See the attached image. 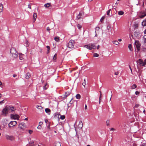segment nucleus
Masks as SVG:
<instances>
[{
  "label": "nucleus",
  "instance_id": "obj_1",
  "mask_svg": "<svg viewBox=\"0 0 146 146\" xmlns=\"http://www.w3.org/2000/svg\"><path fill=\"white\" fill-rule=\"evenodd\" d=\"M14 110V108L11 106H6L2 111V115L6 116L8 112H10Z\"/></svg>",
  "mask_w": 146,
  "mask_h": 146
},
{
  "label": "nucleus",
  "instance_id": "obj_2",
  "mask_svg": "<svg viewBox=\"0 0 146 146\" xmlns=\"http://www.w3.org/2000/svg\"><path fill=\"white\" fill-rule=\"evenodd\" d=\"M10 52L14 58H16L17 57V52L14 48L12 47L10 49Z\"/></svg>",
  "mask_w": 146,
  "mask_h": 146
},
{
  "label": "nucleus",
  "instance_id": "obj_3",
  "mask_svg": "<svg viewBox=\"0 0 146 146\" xmlns=\"http://www.w3.org/2000/svg\"><path fill=\"white\" fill-rule=\"evenodd\" d=\"M136 35H137V33L135 32L134 33V34L132 35L131 36L132 38H133L135 41V42L134 44V46H135V51H136V48H137V41L136 40V39L137 38Z\"/></svg>",
  "mask_w": 146,
  "mask_h": 146
},
{
  "label": "nucleus",
  "instance_id": "obj_4",
  "mask_svg": "<svg viewBox=\"0 0 146 146\" xmlns=\"http://www.w3.org/2000/svg\"><path fill=\"white\" fill-rule=\"evenodd\" d=\"M74 40H71L68 44V47L69 48H73L74 47Z\"/></svg>",
  "mask_w": 146,
  "mask_h": 146
},
{
  "label": "nucleus",
  "instance_id": "obj_5",
  "mask_svg": "<svg viewBox=\"0 0 146 146\" xmlns=\"http://www.w3.org/2000/svg\"><path fill=\"white\" fill-rule=\"evenodd\" d=\"M17 122L16 121H11L8 124V127L9 128H11L12 127L16 125Z\"/></svg>",
  "mask_w": 146,
  "mask_h": 146
},
{
  "label": "nucleus",
  "instance_id": "obj_6",
  "mask_svg": "<svg viewBox=\"0 0 146 146\" xmlns=\"http://www.w3.org/2000/svg\"><path fill=\"white\" fill-rule=\"evenodd\" d=\"M5 137L6 139L7 140L13 141L14 139V137L13 135H6Z\"/></svg>",
  "mask_w": 146,
  "mask_h": 146
},
{
  "label": "nucleus",
  "instance_id": "obj_7",
  "mask_svg": "<svg viewBox=\"0 0 146 146\" xmlns=\"http://www.w3.org/2000/svg\"><path fill=\"white\" fill-rule=\"evenodd\" d=\"M25 124L24 123H20L19 125V128L22 130H24L25 128Z\"/></svg>",
  "mask_w": 146,
  "mask_h": 146
},
{
  "label": "nucleus",
  "instance_id": "obj_8",
  "mask_svg": "<svg viewBox=\"0 0 146 146\" xmlns=\"http://www.w3.org/2000/svg\"><path fill=\"white\" fill-rule=\"evenodd\" d=\"M144 63V62L143 60L141 59H139L138 61H137V64H139L140 66H144V65H143Z\"/></svg>",
  "mask_w": 146,
  "mask_h": 146
},
{
  "label": "nucleus",
  "instance_id": "obj_9",
  "mask_svg": "<svg viewBox=\"0 0 146 146\" xmlns=\"http://www.w3.org/2000/svg\"><path fill=\"white\" fill-rule=\"evenodd\" d=\"M11 117L14 119H17L19 118V116L17 115L11 114Z\"/></svg>",
  "mask_w": 146,
  "mask_h": 146
},
{
  "label": "nucleus",
  "instance_id": "obj_10",
  "mask_svg": "<svg viewBox=\"0 0 146 146\" xmlns=\"http://www.w3.org/2000/svg\"><path fill=\"white\" fill-rule=\"evenodd\" d=\"M15 15L17 18L19 19L20 18L21 16V12H18L16 13Z\"/></svg>",
  "mask_w": 146,
  "mask_h": 146
},
{
  "label": "nucleus",
  "instance_id": "obj_11",
  "mask_svg": "<svg viewBox=\"0 0 146 146\" xmlns=\"http://www.w3.org/2000/svg\"><path fill=\"white\" fill-rule=\"evenodd\" d=\"M83 127V124L82 121H80L79 124L78 125V128L79 129H81Z\"/></svg>",
  "mask_w": 146,
  "mask_h": 146
},
{
  "label": "nucleus",
  "instance_id": "obj_12",
  "mask_svg": "<svg viewBox=\"0 0 146 146\" xmlns=\"http://www.w3.org/2000/svg\"><path fill=\"white\" fill-rule=\"evenodd\" d=\"M146 16V12H144L142 13L139 15V17L140 18H142L144 17L145 16Z\"/></svg>",
  "mask_w": 146,
  "mask_h": 146
},
{
  "label": "nucleus",
  "instance_id": "obj_13",
  "mask_svg": "<svg viewBox=\"0 0 146 146\" xmlns=\"http://www.w3.org/2000/svg\"><path fill=\"white\" fill-rule=\"evenodd\" d=\"M37 17V14L36 13H34L33 16V22H34L36 21Z\"/></svg>",
  "mask_w": 146,
  "mask_h": 146
},
{
  "label": "nucleus",
  "instance_id": "obj_14",
  "mask_svg": "<svg viewBox=\"0 0 146 146\" xmlns=\"http://www.w3.org/2000/svg\"><path fill=\"white\" fill-rule=\"evenodd\" d=\"M84 47L86 48L87 49L91 50L92 49V47H91L90 45L89 44L88 45H85L84 46Z\"/></svg>",
  "mask_w": 146,
  "mask_h": 146
},
{
  "label": "nucleus",
  "instance_id": "obj_15",
  "mask_svg": "<svg viewBox=\"0 0 146 146\" xmlns=\"http://www.w3.org/2000/svg\"><path fill=\"white\" fill-rule=\"evenodd\" d=\"M19 57L20 60H22L23 59L24 55L22 53H19Z\"/></svg>",
  "mask_w": 146,
  "mask_h": 146
},
{
  "label": "nucleus",
  "instance_id": "obj_16",
  "mask_svg": "<svg viewBox=\"0 0 146 146\" xmlns=\"http://www.w3.org/2000/svg\"><path fill=\"white\" fill-rule=\"evenodd\" d=\"M45 112L48 113L49 115H50V113L51 111L50 110L49 108H46L45 109Z\"/></svg>",
  "mask_w": 146,
  "mask_h": 146
},
{
  "label": "nucleus",
  "instance_id": "obj_17",
  "mask_svg": "<svg viewBox=\"0 0 146 146\" xmlns=\"http://www.w3.org/2000/svg\"><path fill=\"white\" fill-rule=\"evenodd\" d=\"M141 44L139 43V42L137 41V51L140 50V46Z\"/></svg>",
  "mask_w": 146,
  "mask_h": 146
},
{
  "label": "nucleus",
  "instance_id": "obj_18",
  "mask_svg": "<svg viewBox=\"0 0 146 146\" xmlns=\"http://www.w3.org/2000/svg\"><path fill=\"white\" fill-rule=\"evenodd\" d=\"M44 6L46 8H48L50 6H51V5L50 3H47L45 4Z\"/></svg>",
  "mask_w": 146,
  "mask_h": 146
},
{
  "label": "nucleus",
  "instance_id": "obj_19",
  "mask_svg": "<svg viewBox=\"0 0 146 146\" xmlns=\"http://www.w3.org/2000/svg\"><path fill=\"white\" fill-rule=\"evenodd\" d=\"M3 5L0 3V12H2L3 11Z\"/></svg>",
  "mask_w": 146,
  "mask_h": 146
},
{
  "label": "nucleus",
  "instance_id": "obj_20",
  "mask_svg": "<svg viewBox=\"0 0 146 146\" xmlns=\"http://www.w3.org/2000/svg\"><path fill=\"white\" fill-rule=\"evenodd\" d=\"M30 76V74L29 73H27L25 75V78L27 79H28L29 78Z\"/></svg>",
  "mask_w": 146,
  "mask_h": 146
},
{
  "label": "nucleus",
  "instance_id": "obj_21",
  "mask_svg": "<svg viewBox=\"0 0 146 146\" xmlns=\"http://www.w3.org/2000/svg\"><path fill=\"white\" fill-rule=\"evenodd\" d=\"M70 93L69 92H66L65 93V95L64 96V97H63V98H66L67 96H68L70 95Z\"/></svg>",
  "mask_w": 146,
  "mask_h": 146
},
{
  "label": "nucleus",
  "instance_id": "obj_22",
  "mask_svg": "<svg viewBox=\"0 0 146 146\" xmlns=\"http://www.w3.org/2000/svg\"><path fill=\"white\" fill-rule=\"evenodd\" d=\"M143 38L144 44L145 45H146V35H144L143 36Z\"/></svg>",
  "mask_w": 146,
  "mask_h": 146
},
{
  "label": "nucleus",
  "instance_id": "obj_23",
  "mask_svg": "<svg viewBox=\"0 0 146 146\" xmlns=\"http://www.w3.org/2000/svg\"><path fill=\"white\" fill-rule=\"evenodd\" d=\"M124 13V12L122 11H119L118 12V14L119 15H123Z\"/></svg>",
  "mask_w": 146,
  "mask_h": 146
},
{
  "label": "nucleus",
  "instance_id": "obj_24",
  "mask_svg": "<svg viewBox=\"0 0 146 146\" xmlns=\"http://www.w3.org/2000/svg\"><path fill=\"white\" fill-rule=\"evenodd\" d=\"M54 39L55 41L57 42H58L60 41V38L58 36L55 37Z\"/></svg>",
  "mask_w": 146,
  "mask_h": 146
},
{
  "label": "nucleus",
  "instance_id": "obj_25",
  "mask_svg": "<svg viewBox=\"0 0 146 146\" xmlns=\"http://www.w3.org/2000/svg\"><path fill=\"white\" fill-rule=\"evenodd\" d=\"M91 47H92V49H95L96 48V46L95 44H91Z\"/></svg>",
  "mask_w": 146,
  "mask_h": 146
},
{
  "label": "nucleus",
  "instance_id": "obj_26",
  "mask_svg": "<svg viewBox=\"0 0 146 146\" xmlns=\"http://www.w3.org/2000/svg\"><path fill=\"white\" fill-rule=\"evenodd\" d=\"M137 87V86L135 84H133L131 86V88L132 89H134L136 88Z\"/></svg>",
  "mask_w": 146,
  "mask_h": 146
},
{
  "label": "nucleus",
  "instance_id": "obj_27",
  "mask_svg": "<svg viewBox=\"0 0 146 146\" xmlns=\"http://www.w3.org/2000/svg\"><path fill=\"white\" fill-rule=\"evenodd\" d=\"M128 48L129 49V50H131V51L132 50V45H131V44H129L128 45Z\"/></svg>",
  "mask_w": 146,
  "mask_h": 146
},
{
  "label": "nucleus",
  "instance_id": "obj_28",
  "mask_svg": "<svg viewBox=\"0 0 146 146\" xmlns=\"http://www.w3.org/2000/svg\"><path fill=\"white\" fill-rule=\"evenodd\" d=\"M142 25L143 26H146V20L143 21L142 23Z\"/></svg>",
  "mask_w": 146,
  "mask_h": 146
},
{
  "label": "nucleus",
  "instance_id": "obj_29",
  "mask_svg": "<svg viewBox=\"0 0 146 146\" xmlns=\"http://www.w3.org/2000/svg\"><path fill=\"white\" fill-rule=\"evenodd\" d=\"M113 43L114 44L117 45H118L119 44V42L117 40H115V41H113Z\"/></svg>",
  "mask_w": 146,
  "mask_h": 146
},
{
  "label": "nucleus",
  "instance_id": "obj_30",
  "mask_svg": "<svg viewBox=\"0 0 146 146\" xmlns=\"http://www.w3.org/2000/svg\"><path fill=\"white\" fill-rule=\"evenodd\" d=\"M84 15V12L82 11H80V13L78 15L81 17V16H82Z\"/></svg>",
  "mask_w": 146,
  "mask_h": 146
},
{
  "label": "nucleus",
  "instance_id": "obj_31",
  "mask_svg": "<svg viewBox=\"0 0 146 146\" xmlns=\"http://www.w3.org/2000/svg\"><path fill=\"white\" fill-rule=\"evenodd\" d=\"M61 144L59 142H58L56 143L55 146H61Z\"/></svg>",
  "mask_w": 146,
  "mask_h": 146
},
{
  "label": "nucleus",
  "instance_id": "obj_32",
  "mask_svg": "<svg viewBox=\"0 0 146 146\" xmlns=\"http://www.w3.org/2000/svg\"><path fill=\"white\" fill-rule=\"evenodd\" d=\"M100 95L99 97V104L100 103V100L102 98V94L101 91L100 92Z\"/></svg>",
  "mask_w": 146,
  "mask_h": 146
},
{
  "label": "nucleus",
  "instance_id": "obj_33",
  "mask_svg": "<svg viewBox=\"0 0 146 146\" xmlns=\"http://www.w3.org/2000/svg\"><path fill=\"white\" fill-rule=\"evenodd\" d=\"M76 97L77 99H80V98L81 96L80 94H78L76 95Z\"/></svg>",
  "mask_w": 146,
  "mask_h": 146
},
{
  "label": "nucleus",
  "instance_id": "obj_34",
  "mask_svg": "<svg viewBox=\"0 0 146 146\" xmlns=\"http://www.w3.org/2000/svg\"><path fill=\"white\" fill-rule=\"evenodd\" d=\"M81 17L78 15L76 17V20H78L81 19Z\"/></svg>",
  "mask_w": 146,
  "mask_h": 146
},
{
  "label": "nucleus",
  "instance_id": "obj_35",
  "mask_svg": "<svg viewBox=\"0 0 146 146\" xmlns=\"http://www.w3.org/2000/svg\"><path fill=\"white\" fill-rule=\"evenodd\" d=\"M65 117V115H61L60 117V118L61 119L63 120L64 119Z\"/></svg>",
  "mask_w": 146,
  "mask_h": 146
},
{
  "label": "nucleus",
  "instance_id": "obj_36",
  "mask_svg": "<svg viewBox=\"0 0 146 146\" xmlns=\"http://www.w3.org/2000/svg\"><path fill=\"white\" fill-rule=\"evenodd\" d=\"M47 84H48V83H46L45 84V85L44 86V89H46L47 88V87H48Z\"/></svg>",
  "mask_w": 146,
  "mask_h": 146
},
{
  "label": "nucleus",
  "instance_id": "obj_37",
  "mask_svg": "<svg viewBox=\"0 0 146 146\" xmlns=\"http://www.w3.org/2000/svg\"><path fill=\"white\" fill-rule=\"evenodd\" d=\"M99 56V55L98 54L96 53H95L93 54V56L95 57H98Z\"/></svg>",
  "mask_w": 146,
  "mask_h": 146
},
{
  "label": "nucleus",
  "instance_id": "obj_38",
  "mask_svg": "<svg viewBox=\"0 0 146 146\" xmlns=\"http://www.w3.org/2000/svg\"><path fill=\"white\" fill-rule=\"evenodd\" d=\"M56 56H57V54H55L54 56V57L53 58V60H55L56 59Z\"/></svg>",
  "mask_w": 146,
  "mask_h": 146
},
{
  "label": "nucleus",
  "instance_id": "obj_39",
  "mask_svg": "<svg viewBox=\"0 0 146 146\" xmlns=\"http://www.w3.org/2000/svg\"><path fill=\"white\" fill-rule=\"evenodd\" d=\"M111 11V9H110L107 11V15H108L109 16L110 15V13Z\"/></svg>",
  "mask_w": 146,
  "mask_h": 146
},
{
  "label": "nucleus",
  "instance_id": "obj_40",
  "mask_svg": "<svg viewBox=\"0 0 146 146\" xmlns=\"http://www.w3.org/2000/svg\"><path fill=\"white\" fill-rule=\"evenodd\" d=\"M77 27H78V28L79 29H80L82 28V26H81V25L79 24H78L77 25Z\"/></svg>",
  "mask_w": 146,
  "mask_h": 146
},
{
  "label": "nucleus",
  "instance_id": "obj_41",
  "mask_svg": "<svg viewBox=\"0 0 146 146\" xmlns=\"http://www.w3.org/2000/svg\"><path fill=\"white\" fill-rule=\"evenodd\" d=\"M82 84L84 86L86 85V80L85 79H84V82L82 83Z\"/></svg>",
  "mask_w": 146,
  "mask_h": 146
},
{
  "label": "nucleus",
  "instance_id": "obj_42",
  "mask_svg": "<svg viewBox=\"0 0 146 146\" xmlns=\"http://www.w3.org/2000/svg\"><path fill=\"white\" fill-rule=\"evenodd\" d=\"M46 48H47V50H48V52H47V53H49V50L50 49V47L48 46H46Z\"/></svg>",
  "mask_w": 146,
  "mask_h": 146
},
{
  "label": "nucleus",
  "instance_id": "obj_43",
  "mask_svg": "<svg viewBox=\"0 0 146 146\" xmlns=\"http://www.w3.org/2000/svg\"><path fill=\"white\" fill-rule=\"evenodd\" d=\"M105 16H103L102 17L101 19H100V21L101 22H102V21L105 18Z\"/></svg>",
  "mask_w": 146,
  "mask_h": 146
},
{
  "label": "nucleus",
  "instance_id": "obj_44",
  "mask_svg": "<svg viewBox=\"0 0 146 146\" xmlns=\"http://www.w3.org/2000/svg\"><path fill=\"white\" fill-rule=\"evenodd\" d=\"M5 101V100H3L2 101H1L0 102V104H2L3 103H4Z\"/></svg>",
  "mask_w": 146,
  "mask_h": 146
},
{
  "label": "nucleus",
  "instance_id": "obj_45",
  "mask_svg": "<svg viewBox=\"0 0 146 146\" xmlns=\"http://www.w3.org/2000/svg\"><path fill=\"white\" fill-rule=\"evenodd\" d=\"M50 29L49 27H47L46 28V30L47 31H49L50 30Z\"/></svg>",
  "mask_w": 146,
  "mask_h": 146
},
{
  "label": "nucleus",
  "instance_id": "obj_46",
  "mask_svg": "<svg viewBox=\"0 0 146 146\" xmlns=\"http://www.w3.org/2000/svg\"><path fill=\"white\" fill-rule=\"evenodd\" d=\"M143 65H144V66L146 65V59L144 60V63H143Z\"/></svg>",
  "mask_w": 146,
  "mask_h": 146
},
{
  "label": "nucleus",
  "instance_id": "obj_47",
  "mask_svg": "<svg viewBox=\"0 0 146 146\" xmlns=\"http://www.w3.org/2000/svg\"><path fill=\"white\" fill-rule=\"evenodd\" d=\"M43 123L42 122L40 121L39 123V125L41 126V125H42Z\"/></svg>",
  "mask_w": 146,
  "mask_h": 146
},
{
  "label": "nucleus",
  "instance_id": "obj_48",
  "mask_svg": "<svg viewBox=\"0 0 146 146\" xmlns=\"http://www.w3.org/2000/svg\"><path fill=\"white\" fill-rule=\"evenodd\" d=\"M109 121H106L107 125L108 126L109 125Z\"/></svg>",
  "mask_w": 146,
  "mask_h": 146
},
{
  "label": "nucleus",
  "instance_id": "obj_49",
  "mask_svg": "<svg viewBox=\"0 0 146 146\" xmlns=\"http://www.w3.org/2000/svg\"><path fill=\"white\" fill-rule=\"evenodd\" d=\"M41 126L39 125L37 127V128L39 129H40L41 128Z\"/></svg>",
  "mask_w": 146,
  "mask_h": 146
},
{
  "label": "nucleus",
  "instance_id": "obj_50",
  "mask_svg": "<svg viewBox=\"0 0 146 146\" xmlns=\"http://www.w3.org/2000/svg\"><path fill=\"white\" fill-rule=\"evenodd\" d=\"M33 132V131L31 130H29V133L30 134H31Z\"/></svg>",
  "mask_w": 146,
  "mask_h": 146
},
{
  "label": "nucleus",
  "instance_id": "obj_51",
  "mask_svg": "<svg viewBox=\"0 0 146 146\" xmlns=\"http://www.w3.org/2000/svg\"><path fill=\"white\" fill-rule=\"evenodd\" d=\"M45 122L46 123H48V121L47 119H45Z\"/></svg>",
  "mask_w": 146,
  "mask_h": 146
},
{
  "label": "nucleus",
  "instance_id": "obj_52",
  "mask_svg": "<svg viewBox=\"0 0 146 146\" xmlns=\"http://www.w3.org/2000/svg\"><path fill=\"white\" fill-rule=\"evenodd\" d=\"M110 28V26L108 25L107 26V28L108 30H109Z\"/></svg>",
  "mask_w": 146,
  "mask_h": 146
},
{
  "label": "nucleus",
  "instance_id": "obj_53",
  "mask_svg": "<svg viewBox=\"0 0 146 146\" xmlns=\"http://www.w3.org/2000/svg\"><path fill=\"white\" fill-rule=\"evenodd\" d=\"M28 7L30 9H31V6L30 4L28 5Z\"/></svg>",
  "mask_w": 146,
  "mask_h": 146
},
{
  "label": "nucleus",
  "instance_id": "obj_54",
  "mask_svg": "<svg viewBox=\"0 0 146 146\" xmlns=\"http://www.w3.org/2000/svg\"><path fill=\"white\" fill-rule=\"evenodd\" d=\"M112 131H113V130H115V129H114L113 128H111L110 129V131H112Z\"/></svg>",
  "mask_w": 146,
  "mask_h": 146
},
{
  "label": "nucleus",
  "instance_id": "obj_55",
  "mask_svg": "<svg viewBox=\"0 0 146 146\" xmlns=\"http://www.w3.org/2000/svg\"><path fill=\"white\" fill-rule=\"evenodd\" d=\"M129 68L130 69V70H131V72L132 73V69L131 68V66H129Z\"/></svg>",
  "mask_w": 146,
  "mask_h": 146
},
{
  "label": "nucleus",
  "instance_id": "obj_56",
  "mask_svg": "<svg viewBox=\"0 0 146 146\" xmlns=\"http://www.w3.org/2000/svg\"><path fill=\"white\" fill-rule=\"evenodd\" d=\"M140 146H146V145L145 143H143L142 145H140Z\"/></svg>",
  "mask_w": 146,
  "mask_h": 146
},
{
  "label": "nucleus",
  "instance_id": "obj_57",
  "mask_svg": "<svg viewBox=\"0 0 146 146\" xmlns=\"http://www.w3.org/2000/svg\"><path fill=\"white\" fill-rule=\"evenodd\" d=\"M118 72H115V74L116 75H117L118 74Z\"/></svg>",
  "mask_w": 146,
  "mask_h": 146
},
{
  "label": "nucleus",
  "instance_id": "obj_58",
  "mask_svg": "<svg viewBox=\"0 0 146 146\" xmlns=\"http://www.w3.org/2000/svg\"><path fill=\"white\" fill-rule=\"evenodd\" d=\"M96 30H98L99 29V27H96Z\"/></svg>",
  "mask_w": 146,
  "mask_h": 146
},
{
  "label": "nucleus",
  "instance_id": "obj_59",
  "mask_svg": "<svg viewBox=\"0 0 146 146\" xmlns=\"http://www.w3.org/2000/svg\"><path fill=\"white\" fill-rule=\"evenodd\" d=\"M17 76V75H16V74H13V77H16V76Z\"/></svg>",
  "mask_w": 146,
  "mask_h": 146
},
{
  "label": "nucleus",
  "instance_id": "obj_60",
  "mask_svg": "<svg viewBox=\"0 0 146 146\" xmlns=\"http://www.w3.org/2000/svg\"><path fill=\"white\" fill-rule=\"evenodd\" d=\"M122 40L121 39H118V41H119V42H121V41Z\"/></svg>",
  "mask_w": 146,
  "mask_h": 146
},
{
  "label": "nucleus",
  "instance_id": "obj_61",
  "mask_svg": "<svg viewBox=\"0 0 146 146\" xmlns=\"http://www.w3.org/2000/svg\"><path fill=\"white\" fill-rule=\"evenodd\" d=\"M100 48V45H98L97 47V49H99Z\"/></svg>",
  "mask_w": 146,
  "mask_h": 146
},
{
  "label": "nucleus",
  "instance_id": "obj_62",
  "mask_svg": "<svg viewBox=\"0 0 146 146\" xmlns=\"http://www.w3.org/2000/svg\"><path fill=\"white\" fill-rule=\"evenodd\" d=\"M47 128H48V129H50V126L49 124H48V126L47 127Z\"/></svg>",
  "mask_w": 146,
  "mask_h": 146
},
{
  "label": "nucleus",
  "instance_id": "obj_63",
  "mask_svg": "<svg viewBox=\"0 0 146 146\" xmlns=\"http://www.w3.org/2000/svg\"><path fill=\"white\" fill-rule=\"evenodd\" d=\"M133 146H136V144H135V143H133Z\"/></svg>",
  "mask_w": 146,
  "mask_h": 146
},
{
  "label": "nucleus",
  "instance_id": "obj_64",
  "mask_svg": "<svg viewBox=\"0 0 146 146\" xmlns=\"http://www.w3.org/2000/svg\"><path fill=\"white\" fill-rule=\"evenodd\" d=\"M144 33L145 34H146V29L144 31Z\"/></svg>",
  "mask_w": 146,
  "mask_h": 146
}]
</instances>
